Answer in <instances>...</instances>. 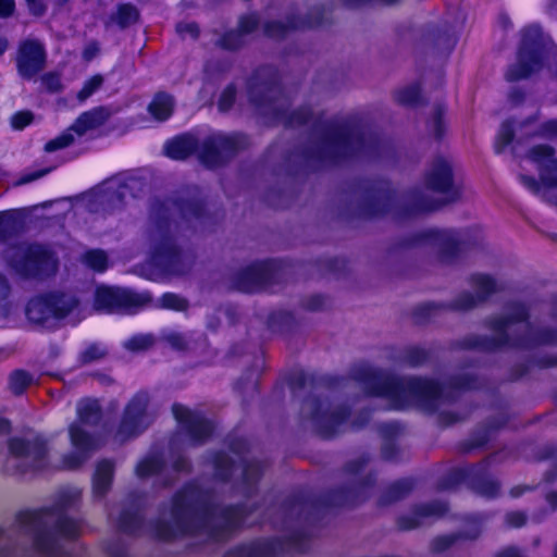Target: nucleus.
I'll list each match as a JSON object with an SVG mask.
<instances>
[{
	"instance_id": "f3484780",
	"label": "nucleus",
	"mask_w": 557,
	"mask_h": 557,
	"mask_svg": "<svg viewBox=\"0 0 557 557\" xmlns=\"http://www.w3.org/2000/svg\"><path fill=\"white\" fill-rule=\"evenodd\" d=\"M197 148L196 139L190 135L176 137L164 146L165 154L174 160H184Z\"/></svg>"
},
{
	"instance_id": "4d7b16f0",
	"label": "nucleus",
	"mask_w": 557,
	"mask_h": 557,
	"mask_svg": "<svg viewBox=\"0 0 557 557\" xmlns=\"http://www.w3.org/2000/svg\"><path fill=\"white\" fill-rule=\"evenodd\" d=\"M9 293V286L3 277L0 276V300L4 299Z\"/></svg>"
},
{
	"instance_id": "bf43d9fd",
	"label": "nucleus",
	"mask_w": 557,
	"mask_h": 557,
	"mask_svg": "<svg viewBox=\"0 0 557 557\" xmlns=\"http://www.w3.org/2000/svg\"><path fill=\"white\" fill-rule=\"evenodd\" d=\"M498 557H518V552L513 548H510L502 553Z\"/></svg>"
},
{
	"instance_id": "2eb2a0df",
	"label": "nucleus",
	"mask_w": 557,
	"mask_h": 557,
	"mask_svg": "<svg viewBox=\"0 0 557 557\" xmlns=\"http://www.w3.org/2000/svg\"><path fill=\"white\" fill-rule=\"evenodd\" d=\"M109 117V113L103 108L84 112L70 127L77 136H83L88 131H92L101 126Z\"/></svg>"
},
{
	"instance_id": "2f4dec72",
	"label": "nucleus",
	"mask_w": 557,
	"mask_h": 557,
	"mask_svg": "<svg viewBox=\"0 0 557 557\" xmlns=\"http://www.w3.org/2000/svg\"><path fill=\"white\" fill-rule=\"evenodd\" d=\"M79 530H81L79 523L72 519L64 517L59 521L58 531L64 537H67V539L74 537L78 534Z\"/></svg>"
},
{
	"instance_id": "a18cd8bd",
	"label": "nucleus",
	"mask_w": 557,
	"mask_h": 557,
	"mask_svg": "<svg viewBox=\"0 0 557 557\" xmlns=\"http://www.w3.org/2000/svg\"><path fill=\"white\" fill-rule=\"evenodd\" d=\"M553 341H554V337L545 336L537 341H530V339L513 341L512 345L521 346V347H529V346L533 345L534 343H552Z\"/></svg>"
},
{
	"instance_id": "4c0bfd02",
	"label": "nucleus",
	"mask_w": 557,
	"mask_h": 557,
	"mask_svg": "<svg viewBox=\"0 0 557 557\" xmlns=\"http://www.w3.org/2000/svg\"><path fill=\"white\" fill-rule=\"evenodd\" d=\"M506 522L509 527L519 528L524 524L525 516L522 512H510L506 516Z\"/></svg>"
},
{
	"instance_id": "0e129e2a",
	"label": "nucleus",
	"mask_w": 557,
	"mask_h": 557,
	"mask_svg": "<svg viewBox=\"0 0 557 557\" xmlns=\"http://www.w3.org/2000/svg\"><path fill=\"white\" fill-rule=\"evenodd\" d=\"M10 429V423L7 420L0 421V432H7Z\"/></svg>"
},
{
	"instance_id": "6e6d98bb",
	"label": "nucleus",
	"mask_w": 557,
	"mask_h": 557,
	"mask_svg": "<svg viewBox=\"0 0 557 557\" xmlns=\"http://www.w3.org/2000/svg\"><path fill=\"white\" fill-rule=\"evenodd\" d=\"M441 111L436 112V115L432 122V128L435 135H440L441 133Z\"/></svg>"
},
{
	"instance_id": "a878e982",
	"label": "nucleus",
	"mask_w": 557,
	"mask_h": 557,
	"mask_svg": "<svg viewBox=\"0 0 557 557\" xmlns=\"http://www.w3.org/2000/svg\"><path fill=\"white\" fill-rule=\"evenodd\" d=\"M161 469V460L157 456H150L143 459L137 468V475L140 478L149 476Z\"/></svg>"
},
{
	"instance_id": "338daca9",
	"label": "nucleus",
	"mask_w": 557,
	"mask_h": 557,
	"mask_svg": "<svg viewBox=\"0 0 557 557\" xmlns=\"http://www.w3.org/2000/svg\"><path fill=\"white\" fill-rule=\"evenodd\" d=\"M442 541L445 542L444 546H448L451 543L449 539H441L436 541V545H438Z\"/></svg>"
},
{
	"instance_id": "49530a36",
	"label": "nucleus",
	"mask_w": 557,
	"mask_h": 557,
	"mask_svg": "<svg viewBox=\"0 0 557 557\" xmlns=\"http://www.w3.org/2000/svg\"><path fill=\"white\" fill-rule=\"evenodd\" d=\"M108 188L110 190H115L116 189L119 200H121L126 195V186L120 185V182L116 181V180L110 181Z\"/></svg>"
},
{
	"instance_id": "4be33fe9",
	"label": "nucleus",
	"mask_w": 557,
	"mask_h": 557,
	"mask_svg": "<svg viewBox=\"0 0 557 557\" xmlns=\"http://www.w3.org/2000/svg\"><path fill=\"white\" fill-rule=\"evenodd\" d=\"M113 473V465L108 461H101L98 463L96 473L94 476V492L101 496L110 487L111 479Z\"/></svg>"
},
{
	"instance_id": "c03bdc74",
	"label": "nucleus",
	"mask_w": 557,
	"mask_h": 557,
	"mask_svg": "<svg viewBox=\"0 0 557 557\" xmlns=\"http://www.w3.org/2000/svg\"><path fill=\"white\" fill-rule=\"evenodd\" d=\"M313 419L322 426L324 422H332V423H339L342 420V417L338 414L332 413L330 417H326L324 413L321 414L320 412H317L313 417Z\"/></svg>"
},
{
	"instance_id": "0eeeda50",
	"label": "nucleus",
	"mask_w": 557,
	"mask_h": 557,
	"mask_svg": "<svg viewBox=\"0 0 557 557\" xmlns=\"http://www.w3.org/2000/svg\"><path fill=\"white\" fill-rule=\"evenodd\" d=\"M425 187L428 190L440 195V198L432 203H420L418 210H433L440 205L457 198L458 188L453 181L450 164L445 159H436L425 175Z\"/></svg>"
},
{
	"instance_id": "6e6552de",
	"label": "nucleus",
	"mask_w": 557,
	"mask_h": 557,
	"mask_svg": "<svg viewBox=\"0 0 557 557\" xmlns=\"http://www.w3.org/2000/svg\"><path fill=\"white\" fill-rule=\"evenodd\" d=\"M147 407L148 396L144 393L137 394L129 401L119 430L122 440L139 434L151 423L152 417Z\"/></svg>"
},
{
	"instance_id": "8fccbe9b",
	"label": "nucleus",
	"mask_w": 557,
	"mask_h": 557,
	"mask_svg": "<svg viewBox=\"0 0 557 557\" xmlns=\"http://www.w3.org/2000/svg\"><path fill=\"white\" fill-rule=\"evenodd\" d=\"M235 37L236 39H238L240 37V35L238 34H228L224 40H223V45L225 48H228V49H236L240 44L242 41L240 40H237L236 42H231V38Z\"/></svg>"
},
{
	"instance_id": "ddd939ff",
	"label": "nucleus",
	"mask_w": 557,
	"mask_h": 557,
	"mask_svg": "<svg viewBox=\"0 0 557 557\" xmlns=\"http://www.w3.org/2000/svg\"><path fill=\"white\" fill-rule=\"evenodd\" d=\"M51 308L54 311L55 319L70 317L74 323L78 322L84 315L79 301L71 294L49 295Z\"/></svg>"
},
{
	"instance_id": "c756f323",
	"label": "nucleus",
	"mask_w": 557,
	"mask_h": 557,
	"mask_svg": "<svg viewBox=\"0 0 557 557\" xmlns=\"http://www.w3.org/2000/svg\"><path fill=\"white\" fill-rule=\"evenodd\" d=\"M107 348L100 344H91L82 352L83 362H92L100 360L107 356Z\"/></svg>"
},
{
	"instance_id": "f03ea898",
	"label": "nucleus",
	"mask_w": 557,
	"mask_h": 557,
	"mask_svg": "<svg viewBox=\"0 0 557 557\" xmlns=\"http://www.w3.org/2000/svg\"><path fill=\"white\" fill-rule=\"evenodd\" d=\"M99 404L94 399L82 400L77 406L78 422L70 425L69 434L74 451L65 455L61 463L57 466L60 469L72 470L78 468L90 453L97 448L98 444L83 428V424H89L99 419Z\"/></svg>"
},
{
	"instance_id": "69168bd1",
	"label": "nucleus",
	"mask_w": 557,
	"mask_h": 557,
	"mask_svg": "<svg viewBox=\"0 0 557 557\" xmlns=\"http://www.w3.org/2000/svg\"><path fill=\"white\" fill-rule=\"evenodd\" d=\"M173 535H175V534L171 531H159V536L162 539H169Z\"/></svg>"
},
{
	"instance_id": "864d4df0",
	"label": "nucleus",
	"mask_w": 557,
	"mask_h": 557,
	"mask_svg": "<svg viewBox=\"0 0 557 557\" xmlns=\"http://www.w3.org/2000/svg\"><path fill=\"white\" fill-rule=\"evenodd\" d=\"M544 132L547 135H557V120L547 122L544 125Z\"/></svg>"
},
{
	"instance_id": "a211bd4d",
	"label": "nucleus",
	"mask_w": 557,
	"mask_h": 557,
	"mask_svg": "<svg viewBox=\"0 0 557 557\" xmlns=\"http://www.w3.org/2000/svg\"><path fill=\"white\" fill-rule=\"evenodd\" d=\"M27 318L30 322L42 324L50 318H54V311L51 308L49 295L32 299L26 309Z\"/></svg>"
},
{
	"instance_id": "3c124183",
	"label": "nucleus",
	"mask_w": 557,
	"mask_h": 557,
	"mask_svg": "<svg viewBox=\"0 0 557 557\" xmlns=\"http://www.w3.org/2000/svg\"><path fill=\"white\" fill-rule=\"evenodd\" d=\"M307 115H308L307 111L306 112H302V111L297 112L289 119V121L287 123L290 125L305 123L307 121Z\"/></svg>"
},
{
	"instance_id": "9b49d317",
	"label": "nucleus",
	"mask_w": 557,
	"mask_h": 557,
	"mask_svg": "<svg viewBox=\"0 0 557 557\" xmlns=\"http://www.w3.org/2000/svg\"><path fill=\"white\" fill-rule=\"evenodd\" d=\"M234 150L233 139L222 134L207 138L198 149V156L207 166L218 165L224 156Z\"/></svg>"
},
{
	"instance_id": "c85d7f7f",
	"label": "nucleus",
	"mask_w": 557,
	"mask_h": 557,
	"mask_svg": "<svg viewBox=\"0 0 557 557\" xmlns=\"http://www.w3.org/2000/svg\"><path fill=\"white\" fill-rule=\"evenodd\" d=\"M153 344L151 335H136L125 342L124 347L131 351H141L148 349Z\"/></svg>"
},
{
	"instance_id": "c9c22d12",
	"label": "nucleus",
	"mask_w": 557,
	"mask_h": 557,
	"mask_svg": "<svg viewBox=\"0 0 557 557\" xmlns=\"http://www.w3.org/2000/svg\"><path fill=\"white\" fill-rule=\"evenodd\" d=\"M234 99H235V89L233 87H227L221 95V98L219 101L220 110L226 111L232 106Z\"/></svg>"
},
{
	"instance_id": "412c9836",
	"label": "nucleus",
	"mask_w": 557,
	"mask_h": 557,
	"mask_svg": "<svg viewBox=\"0 0 557 557\" xmlns=\"http://www.w3.org/2000/svg\"><path fill=\"white\" fill-rule=\"evenodd\" d=\"M174 101L170 95L158 94L149 104L150 114L158 121L169 119L173 112Z\"/></svg>"
},
{
	"instance_id": "4468645a",
	"label": "nucleus",
	"mask_w": 557,
	"mask_h": 557,
	"mask_svg": "<svg viewBox=\"0 0 557 557\" xmlns=\"http://www.w3.org/2000/svg\"><path fill=\"white\" fill-rule=\"evenodd\" d=\"M267 277L268 270L265 264H253L239 274L236 282V288L246 293L259 290L263 286Z\"/></svg>"
},
{
	"instance_id": "5701e85b",
	"label": "nucleus",
	"mask_w": 557,
	"mask_h": 557,
	"mask_svg": "<svg viewBox=\"0 0 557 557\" xmlns=\"http://www.w3.org/2000/svg\"><path fill=\"white\" fill-rule=\"evenodd\" d=\"M83 262L95 271L102 272L108 267V258L102 250H89L83 256Z\"/></svg>"
},
{
	"instance_id": "7c9ffc66",
	"label": "nucleus",
	"mask_w": 557,
	"mask_h": 557,
	"mask_svg": "<svg viewBox=\"0 0 557 557\" xmlns=\"http://www.w3.org/2000/svg\"><path fill=\"white\" fill-rule=\"evenodd\" d=\"M160 305L163 308L177 311L185 310L187 308V301L175 294H164L160 298Z\"/></svg>"
},
{
	"instance_id": "e2e57ef3",
	"label": "nucleus",
	"mask_w": 557,
	"mask_h": 557,
	"mask_svg": "<svg viewBox=\"0 0 557 557\" xmlns=\"http://www.w3.org/2000/svg\"><path fill=\"white\" fill-rule=\"evenodd\" d=\"M547 500H548V503H549L553 507H556V506H557V494H556V493L548 494V495H547Z\"/></svg>"
},
{
	"instance_id": "393cba45",
	"label": "nucleus",
	"mask_w": 557,
	"mask_h": 557,
	"mask_svg": "<svg viewBox=\"0 0 557 557\" xmlns=\"http://www.w3.org/2000/svg\"><path fill=\"white\" fill-rule=\"evenodd\" d=\"M103 84V77L100 74L94 75L88 78L82 89L77 92V99L83 102L94 95Z\"/></svg>"
},
{
	"instance_id": "de8ad7c7",
	"label": "nucleus",
	"mask_w": 557,
	"mask_h": 557,
	"mask_svg": "<svg viewBox=\"0 0 557 557\" xmlns=\"http://www.w3.org/2000/svg\"><path fill=\"white\" fill-rule=\"evenodd\" d=\"M98 45L96 42H91L84 49L83 57L86 61H89L98 53Z\"/></svg>"
},
{
	"instance_id": "09e8293b",
	"label": "nucleus",
	"mask_w": 557,
	"mask_h": 557,
	"mask_svg": "<svg viewBox=\"0 0 557 557\" xmlns=\"http://www.w3.org/2000/svg\"><path fill=\"white\" fill-rule=\"evenodd\" d=\"M284 26L281 23H271L267 25V33L269 36L276 37L283 34Z\"/></svg>"
},
{
	"instance_id": "9d476101",
	"label": "nucleus",
	"mask_w": 557,
	"mask_h": 557,
	"mask_svg": "<svg viewBox=\"0 0 557 557\" xmlns=\"http://www.w3.org/2000/svg\"><path fill=\"white\" fill-rule=\"evenodd\" d=\"M45 62L46 51L40 41L27 39L21 44L16 57V65L22 77H34L44 69Z\"/></svg>"
},
{
	"instance_id": "aec40b11",
	"label": "nucleus",
	"mask_w": 557,
	"mask_h": 557,
	"mask_svg": "<svg viewBox=\"0 0 557 557\" xmlns=\"http://www.w3.org/2000/svg\"><path fill=\"white\" fill-rule=\"evenodd\" d=\"M525 310L521 306H515L510 309V317L494 322L493 329L500 336L496 345H503L509 342L507 333L511 330L517 321L525 318Z\"/></svg>"
},
{
	"instance_id": "a19ab883",
	"label": "nucleus",
	"mask_w": 557,
	"mask_h": 557,
	"mask_svg": "<svg viewBox=\"0 0 557 557\" xmlns=\"http://www.w3.org/2000/svg\"><path fill=\"white\" fill-rule=\"evenodd\" d=\"M177 32L182 35H189L190 37H197L198 26L194 23H182L177 25Z\"/></svg>"
},
{
	"instance_id": "dca6fc26",
	"label": "nucleus",
	"mask_w": 557,
	"mask_h": 557,
	"mask_svg": "<svg viewBox=\"0 0 557 557\" xmlns=\"http://www.w3.org/2000/svg\"><path fill=\"white\" fill-rule=\"evenodd\" d=\"M473 283L479 293V296L476 298H474L473 296H470V295L460 296V298L457 300V305H456V307L458 309L466 310V309L473 307L478 301H481L482 299H484L487 295H490L495 289L494 281L486 275L474 276Z\"/></svg>"
},
{
	"instance_id": "37998d69",
	"label": "nucleus",
	"mask_w": 557,
	"mask_h": 557,
	"mask_svg": "<svg viewBox=\"0 0 557 557\" xmlns=\"http://www.w3.org/2000/svg\"><path fill=\"white\" fill-rule=\"evenodd\" d=\"M28 7V10L34 15H41L46 11V5L41 0H25Z\"/></svg>"
},
{
	"instance_id": "39448f33",
	"label": "nucleus",
	"mask_w": 557,
	"mask_h": 557,
	"mask_svg": "<svg viewBox=\"0 0 557 557\" xmlns=\"http://www.w3.org/2000/svg\"><path fill=\"white\" fill-rule=\"evenodd\" d=\"M7 259L23 275H41L55 268L53 257L40 245L22 244L11 248Z\"/></svg>"
},
{
	"instance_id": "cd10ccee",
	"label": "nucleus",
	"mask_w": 557,
	"mask_h": 557,
	"mask_svg": "<svg viewBox=\"0 0 557 557\" xmlns=\"http://www.w3.org/2000/svg\"><path fill=\"white\" fill-rule=\"evenodd\" d=\"M73 141H74V135H73L72 129L69 128L64 133L59 135L58 137L49 140L45 146V150L47 152H53L59 149L69 147Z\"/></svg>"
},
{
	"instance_id": "5fc2aeb1",
	"label": "nucleus",
	"mask_w": 557,
	"mask_h": 557,
	"mask_svg": "<svg viewBox=\"0 0 557 557\" xmlns=\"http://www.w3.org/2000/svg\"><path fill=\"white\" fill-rule=\"evenodd\" d=\"M184 507H185V500L181 499V496H178L174 502V508H173L174 515L180 516L181 512L184 510Z\"/></svg>"
},
{
	"instance_id": "f257e3e1",
	"label": "nucleus",
	"mask_w": 557,
	"mask_h": 557,
	"mask_svg": "<svg viewBox=\"0 0 557 557\" xmlns=\"http://www.w3.org/2000/svg\"><path fill=\"white\" fill-rule=\"evenodd\" d=\"M374 394L384 396L395 409H404L411 405H423L436 399L441 394L440 386L433 381L409 379H380V386Z\"/></svg>"
},
{
	"instance_id": "f8f14e48",
	"label": "nucleus",
	"mask_w": 557,
	"mask_h": 557,
	"mask_svg": "<svg viewBox=\"0 0 557 557\" xmlns=\"http://www.w3.org/2000/svg\"><path fill=\"white\" fill-rule=\"evenodd\" d=\"M172 410L175 419L193 438L200 441L211 433L212 426L210 422L205 420L200 414L191 412L188 408L180 404H175Z\"/></svg>"
},
{
	"instance_id": "20e7f679",
	"label": "nucleus",
	"mask_w": 557,
	"mask_h": 557,
	"mask_svg": "<svg viewBox=\"0 0 557 557\" xmlns=\"http://www.w3.org/2000/svg\"><path fill=\"white\" fill-rule=\"evenodd\" d=\"M47 454V444L41 437H14L9 442V455L4 467L11 473L41 470L48 467Z\"/></svg>"
},
{
	"instance_id": "ea45409f",
	"label": "nucleus",
	"mask_w": 557,
	"mask_h": 557,
	"mask_svg": "<svg viewBox=\"0 0 557 557\" xmlns=\"http://www.w3.org/2000/svg\"><path fill=\"white\" fill-rule=\"evenodd\" d=\"M15 10L14 0H0V18H7L13 14Z\"/></svg>"
},
{
	"instance_id": "1a4fd4ad",
	"label": "nucleus",
	"mask_w": 557,
	"mask_h": 557,
	"mask_svg": "<svg viewBox=\"0 0 557 557\" xmlns=\"http://www.w3.org/2000/svg\"><path fill=\"white\" fill-rule=\"evenodd\" d=\"M147 297L117 287H99L96 293L95 308L97 310L114 311L122 308L140 306Z\"/></svg>"
},
{
	"instance_id": "7ed1b4c3",
	"label": "nucleus",
	"mask_w": 557,
	"mask_h": 557,
	"mask_svg": "<svg viewBox=\"0 0 557 557\" xmlns=\"http://www.w3.org/2000/svg\"><path fill=\"white\" fill-rule=\"evenodd\" d=\"M527 161L537 171L539 181L521 175L520 182L530 191L557 206V159L554 149L547 145H536L529 150Z\"/></svg>"
},
{
	"instance_id": "774afa93",
	"label": "nucleus",
	"mask_w": 557,
	"mask_h": 557,
	"mask_svg": "<svg viewBox=\"0 0 557 557\" xmlns=\"http://www.w3.org/2000/svg\"><path fill=\"white\" fill-rule=\"evenodd\" d=\"M216 467L218 468H222L223 467L220 460H216Z\"/></svg>"
},
{
	"instance_id": "680f3d73",
	"label": "nucleus",
	"mask_w": 557,
	"mask_h": 557,
	"mask_svg": "<svg viewBox=\"0 0 557 557\" xmlns=\"http://www.w3.org/2000/svg\"><path fill=\"white\" fill-rule=\"evenodd\" d=\"M9 47V42L5 38H0V55H2Z\"/></svg>"
},
{
	"instance_id": "79ce46f5",
	"label": "nucleus",
	"mask_w": 557,
	"mask_h": 557,
	"mask_svg": "<svg viewBox=\"0 0 557 557\" xmlns=\"http://www.w3.org/2000/svg\"><path fill=\"white\" fill-rule=\"evenodd\" d=\"M497 492L498 484L494 481L484 483L480 488V493L486 497H494L497 495Z\"/></svg>"
},
{
	"instance_id": "72a5a7b5",
	"label": "nucleus",
	"mask_w": 557,
	"mask_h": 557,
	"mask_svg": "<svg viewBox=\"0 0 557 557\" xmlns=\"http://www.w3.org/2000/svg\"><path fill=\"white\" fill-rule=\"evenodd\" d=\"M33 120V114L30 112H17L12 116L11 123L13 128L22 129L25 126L29 125Z\"/></svg>"
},
{
	"instance_id": "bb28decb",
	"label": "nucleus",
	"mask_w": 557,
	"mask_h": 557,
	"mask_svg": "<svg viewBox=\"0 0 557 557\" xmlns=\"http://www.w3.org/2000/svg\"><path fill=\"white\" fill-rule=\"evenodd\" d=\"M138 12L136 8L129 4L119 7L115 21L122 27L128 26L137 21Z\"/></svg>"
},
{
	"instance_id": "58836bf2",
	"label": "nucleus",
	"mask_w": 557,
	"mask_h": 557,
	"mask_svg": "<svg viewBox=\"0 0 557 557\" xmlns=\"http://www.w3.org/2000/svg\"><path fill=\"white\" fill-rule=\"evenodd\" d=\"M397 99L403 103H412L418 99V90L416 88L401 90L398 92Z\"/></svg>"
},
{
	"instance_id": "b1692460",
	"label": "nucleus",
	"mask_w": 557,
	"mask_h": 557,
	"mask_svg": "<svg viewBox=\"0 0 557 557\" xmlns=\"http://www.w3.org/2000/svg\"><path fill=\"white\" fill-rule=\"evenodd\" d=\"M32 384V377L28 373L22 370L14 371L9 379L10 389L14 394L22 393L26 387Z\"/></svg>"
},
{
	"instance_id": "603ef678",
	"label": "nucleus",
	"mask_w": 557,
	"mask_h": 557,
	"mask_svg": "<svg viewBox=\"0 0 557 557\" xmlns=\"http://www.w3.org/2000/svg\"><path fill=\"white\" fill-rule=\"evenodd\" d=\"M46 173H48V171H38V172H34L32 174H27L20 180V183L26 184V183L33 182V181L44 176Z\"/></svg>"
},
{
	"instance_id": "e433bc0d",
	"label": "nucleus",
	"mask_w": 557,
	"mask_h": 557,
	"mask_svg": "<svg viewBox=\"0 0 557 557\" xmlns=\"http://www.w3.org/2000/svg\"><path fill=\"white\" fill-rule=\"evenodd\" d=\"M257 23L258 20L255 15L244 16L239 22V32L243 34L250 33L256 28Z\"/></svg>"
},
{
	"instance_id": "423d86ee",
	"label": "nucleus",
	"mask_w": 557,
	"mask_h": 557,
	"mask_svg": "<svg viewBox=\"0 0 557 557\" xmlns=\"http://www.w3.org/2000/svg\"><path fill=\"white\" fill-rule=\"evenodd\" d=\"M541 42L542 34L537 25H531L523 30L518 62L508 70L507 79L525 78L541 69L539 49Z\"/></svg>"
},
{
	"instance_id": "13d9d810",
	"label": "nucleus",
	"mask_w": 557,
	"mask_h": 557,
	"mask_svg": "<svg viewBox=\"0 0 557 557\" xmlns=\"http://www.w3.org/2000/svg\"><path fill=\"white\" fill-rule=\"evenodd\" d=\"M170 342L176 348H182L183 347V339L178 335H172L170 337Z\"/></svg>"
},
{
	"instance_id": "f704fd0d",
	"label": "nucleus",
	"mask_w": 557,
	"mask_h": 557,
	"mask_svg": "<svg viewBox=\"0 0 557 557\" xmlns=\"http://www.w3.org/2000/svg\"><path fill=\"white\" fill-rule=\"evenodd\" d=\"M41 82L49 91H59L62 87L60 76L54 73L44 75Z\"/></svg>"
},
{
	"instance_id": "052dcab7",
	"label": "nucleus",
	"mask_w": 557,
	"mask_h": 557,
	"mask_svg": "<svg viewBox=\"0 0 557 557\" xmlns=\"http://www.w3.org/2000/svg\"><path fill=\"white\" fill-rule=\"evenodd\" d=\"M349 141V138L346 134H339L336 138V145H347Z\"/></svg>"
},
{
	"instance_id": "473e14b6",
	"label": "nucleus",
	"mask_w": 557,
	"mask_h": 557,
	"mask_svg": "<svg viewBox=\"0 0 557 557\" xmlns=\"http://www.w3.org/2000/svg\"><path fill=\"white\" fill-rule=\"evenodd\" d=\"M513 138V129L512 125L509 122L504 123L498 132L497 140H496V150L498 152L508 145Z\"/></svg>"
},
{
	"instance_id": "6ab92c4d",
	"label": "nucleus",
	"mask_w": 557,
	"mask_h": 557,
	"mask_svg": "<svg viewBox=\"0 0 557 557\" xmlns=\"http://www.w3.org/2000/svg\"><path fill=\"white\" fill-rule=\"evenodd\" d=\"M421 240L434 246L438 252L446 253L456 246V238L450 231L429 230L421 236Z\"/></svg>"
}]
</instances>
